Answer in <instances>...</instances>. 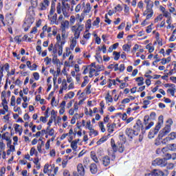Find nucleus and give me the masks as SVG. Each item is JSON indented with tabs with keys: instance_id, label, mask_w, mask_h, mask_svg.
Wrapping results in <instances>:
<instances>
[{
	"instance_id": "nucleus-2",
	"label": "nucleus",
	"mask_w": 176,
	"mask_h": 176,
	"mask_svg": "<svg viewBox=\"0 0 176 176\" xmlns=\"http://www.w3.org/2000/svg\"><path fill=\"white\" fill-rule=\"evenodd\" d=\"M84 25L80 23H78L77 25H74L72 27V31L74 33V38L76 39H79V36H80V32L83 31Z\"/></svg>"
},
{
	"instance_id": "nucleus-44",
	"label": "nucleus",
	"mask_w": 176,
	"mask_h": 176,
	"mask_svg": "<svg viewBox=\"0 0 176 176\" xmlns=\"http://www.w3.org/2000/svg\"><path fill=\"white\" fill-rule=\"evenodd\" d=\"M155 135H156V134H155V131H150L148 133V138L150 140H152V138H154Z\"/></svg>"
},
{
	"instance_id": "nucleus-35",
	"label": "nucleus",
	"mask_w": 176,
	"mask_h": 176,
	"mask_svg": "<svg viewBox=\"0 0 176 176\" xmlns=\"http://www.w3.org/2000/svg\"><path fill=\"white\" fill-rule=\"evenodd\" d=\"M130 47H131V45H128V44L124 45L122 46V49H123V50H124V52H130Z\"/></svg>"
},
{
	"instance_id": "nucleus-38",
	"label": "nucleus",
	"mask_w": 176,
	"mask_h": 176,
	"mask_svg": "<svg viewBox=\"0 0 176 176\" xmlns=\"http://www.w3.org/2000/svg\"><path fill=\"white\" fill-rule=\"evenodd\" d=\"M54 12H56V7L53 4H52L51 10L50 11V16H53L54 14Z\"/></svg>"
},
{
	"instance_id": "nucleus-45",
	"label": "nucleus",
	"mask_w": 176,
	"mask_h": 176,
	"mask_svg": "<svg viewBox=\"0 0 176 176\" xmlns=\"http://www.w3.org/2000/svg\"><path fill=\"white\" fill-rule=\"evenodd\" d=\"M30 1L33 8H36V6H38V0H30Z\"/></svg>"
},
{
	"instance_id": "nucleus-62",
	"label": "nucleus",
	"mask_w": 176,
	"mask_h": 176,
	"mask_svg": "<svg viewBox=\"0 0 176 176\" xmlns=\"http://www.w3.org/2000/svg\"><path fill=\"white\" fill-rule=\"evenodd\" d=\"M164 87H171L172 89H174L175 87V85L167 83V84L164 85Z\"/></svg>"
},
{
	"instance_id": "nucleus-6",
	"label": "nucleus",
	"mask_w": 176,
	"mask_h": 176,
	"mask_svg": "<svg viewBox=\"0 0 176 176\" xmlns=\"http://www.w3.org/2000/svg\"><path fill=\"white\" fill-rule=\"evenodd\" d=\"M50 3V1L49 0H43V1L39 4L38 10H46Z\"/></svg>"
},
{
	"instance_id": "nucleus-21",
	"label": "nucleus",
	"mask_w": 176,
	"mask_h": 176,
	"mask_svg": "<svg viewBox=\"0 0 176 176\" xmlns=\"http://www.w3.org/2000/svg\"><path fill=\"white\" fill-rule=\"evenodd\" d=\"M113 56H114V60L116 61H118V60H119V58H120V52H118L116 51H114L113 52Z\"/></svg>"
},
{
	"instance_id": "nucleus-13",
	"label": "nucleus",
	"mask_w": 176,
	"mask_h": 176,
	"mask_svg": "<svg viewBox=\"0 0 176 176\" xmlns=\"http://www.w3.org/2000/svg\"><path fill=\"white\" fill-rule=\"evenodd\" d=\"M117 151H118L120 153H123V152H124V144H123V143L117 142Z\"/></svg>"
},
{
	"instance_id": "nucleus-52",
	"label": "nucleus",
	"mask_w": 176,
	"mask_h": 176,
	"mask_svg": "<svg viewBox=\"0 0 176 176\" xmlns=\"http://www.w3.org/2000/svg\"><path fill=\"white\" fill-rule=\"evenodd\" d=\"M52 63L54 65L58 64V63H60V60L57 58V56H54L52 58Z\"/></svg>"
},
{
	"instance_id": "nucleus-18",
	"label": "nucleus",
	"mask_w": 176,
	"mask_h": 176,
	"mask_svg": "<svg viewBox=\"0 0 176 176\" xmlns=\"http://www.w3.org/2000/svg\"><path fill=\"white\" fill-rule=\"evenodd\" d=\"M27 22L30 24V25H28L27 28H24V31H25V32L28 31L30 27H31V24H32V23H34V19L28 18Z\"/></svg>"
},
{
	"instance_id": "nucleus-46",
	"label": "nucleus",
	"mask_w": 176,
	"mask_h": 176,
	"mask_svg": "<svg viewBox=\"0 0 176 176\" xmlns=\"http://www.w3.org/2000/svg\"><path fill=\"white\" fill-rule=\"evenodd\" d=\"M20 38H21V36H16L14 37L15 42H17V43H19V44L21 43V41L23 40L20 39Z\"/></svg>"
},
{
	"instance_id": "nucleus-23",
	"label": "nucleus",
	"mask_w": 176,
	"mask_h": 176,
	"mask_svg": "<svg viewBox=\"0 0 176 176\" xmlns=\"http://www.w3.org/2000/svg\"><path fill=\"white\" fill-rule=\"evenodd\" d=\"M148 13L146 15V20H148V19H151L152 16H153V10L152 8L147 10Z\"/></svg>"
},
{
	"instance_id": "nucleus-53",
	"label": "nucleus",
	"mask_w": 176,
	"mask_h": 176,
	"mask_svg": "<svg viewBox=\"0 0 176 176\" xmlns=\"http://www.w3.org/2000/svg\"><path fill=\"white\" fill-rule=\"evenodd\" d=\"M4 67L6 72H8V76L10 75V72H9V68H10L9 63H6Z\"/></svg>"
},
{
	"instance_id": "nucleus-60",
	"label": "nucleus",
	"mask_w": 176,
	"mask_h": 176,
	"mask_svg": "<svg viewBox=\"0 0 176 176\" xmlns=\"http://www.w3.org/2000/svg\"><path fill=\"white\" fill-rule=\"evenodd\" d=\"M82 8V6L80 4H78L75 8V11L76 13H78V12H80V8Z\"/></svg>"
},
{
	"instance_id": "nucleus-9",
	"label": "nucleus",
	"mask_w": 176,
	"mask_h": 176,
	"mask_svg": "<svg viewBox=\"0 0 176 176\" xmlns=\"http://www.w3.org/2000/svg\"><path fill=\"white\" fill-rule=\"evenodd\" d=\"M102 164L104 167H108V165L111 164V158L108 155L102 157Z\"/></svg>"
},
{
	"instance_id": "nucleus-19",
	"label": "nucleus",
	"mask_w": 176,
	"mask_h": 176,
	"mask_svg": "<svg viewBox=\"0 0 176 176\" xmlns=\"http://www.w3.org/2000/svg\"><path fill=\"white\" fill-rule=\"evenodd\" d=\"M91 157L92 159V160H94V162H95V163H99L98 162V158L97 157V155H96L95 152H91Z\"/></svg>"
},
{
	"instance_id": "nucleus-37",
	"label": "nucleus",
	"mask_w": 176,
	"mask_h": 176,
	"mask_svg": "<svg viewBox=\"0 0 176 176\" xmlns=\"http://www.w3.org/2000/svg\"><path fill=\"white\" fill-rule=\"evenodd\" d=\"M99 127H100V130H101L102 133H105V127L104 126L103 122H99Z\"/></svg>"
},
{
	"instance_id": "nucleus-20",
	"label": "nucleus",
	"mask_w": 176,
	"mask_h": 176,
	"mask_svg": "<svg viewBox=\"0 0 176 176\" xmlns=\"http://www.w3.org/2000/svg\"><path fill=\"white\" fill-rule=\"evenodd\" d=\"M78 38H74L72 40V43L70 44V49H71V50H74V49H75V46H76V40Z\"/></svg>"
},
{
	"instance_id": "nucleus-14",
	"label": "nucleus",
	"mask_w": 176,
	"mask_h": 176,
	"mask_svg": "<svg viewBox=\"0 0 176 176\" xmlns=\"http://www.w3.org/2000/svg\"><path fill=\"white\" fill-rule=\"evenodd\" d=\"M111 146L113 149V153H116V152H118V147L116 143H115V140H113V138L111 139Z\"/></svg>"
},
{
	"instance_id": "nucleus-7",
	"label": "nucleus",
	"mask_w": 176,
	"mask_h": 176,
	"mask_svg": "<svg viewBox=\"0 0 176 176\" xmlns=\"http://www.w3.org/2000/svg\"><path fill=\"white\" fill-rule=\"evenodd\" d=\"M150 174L153 175V176H164V173L160 169H153Z\"/></svg>"
},
{
	"instance_id": "nucleus-43",
	"label": "nucleus",
	"mask_w": 176,
	"mask_h": 176,
	"mask_svg": "<svg viewBox=\"0 0 176 176\" xmlns=\"http://www.w3.org/2000/svg\"><path fill=\"white\" fill-rule=\"evenodd\" d=\"M58 56H62L63 55V45H60V44H58Z\"/></svg>"
},
{
	"instance_id": "nucleus-40",
	"label": "nucleus",
	"mask_w": 176,
	"mask_h": 176,
	"mask_svg": "<svg viewBox=\"0 0 176 176\" xmlns=\"http://www.w3.org/2000/svg\"><path fill=\"white\" fill-rule=\"evenodd\" d=\"M86 127L89 130H91L93 129V125H91V122L90 120H88L87 122Z\"/></svg>"
},
{
	"instance_id": "nucleus-25",
	"label": "nucleus",
	"mask_w": 176,
	"mask_h": 176,
	"mask_svg": "<svg viewBox=\"0 0 176 176\" xmlns=\"http://www.w3.org/2000/svg\"><path fill=\"white\" fill-rule=\"evenodd\" d=\"M160 127H162L161 123L157 122V124L155 126L154 129V134H157L159 133V130H160Z\"/></svg>"
},
{
	"instance_id": "nucleus-49",
	"label": "nucleus",
	"mask_w": 176,
	"mask_h": 176,
	"mask_svg": "<svg viewBox=\"0 0 176 176\" xmlns=\"http://www.w3.org/2000/svg\"><path fill=\"white\" fill-rule=\"evenodd\" d=\"M149 119H151L152 120H155V119H156V113L151 112L149 116Z\"/></svg>"
},
{
	"instance_id": "nucleus-33",
	"label": "nucleus",
	"mask_w": 176,
	"mask_h": 176,
	"mask_svg": "<svg viewBox=\"0 0 176 176\" xmlns=\"http://www.w3.org/2000/svg\"><path fill=\"white\" fill-rule=\"evenodd\" d=\"M90 89H91V85L89 84L85 88L86 94H91V91H90Z\"/></svg>"
},
{
	"instance_id": "nucleus-42",
	"label": "nucleus",
	"mask_w": 176,
	"mask_h": 176,
	"mask_svg": "<svg viewBox=\"0 0 176 176\" xmlns=\"http://www.w3.org/2000/svg\"><path fill=\"white\" fill-rule=\"evenodd\" d=\"M67 80L64 79L62 82V89H63V90H67Z\"/></svg>"
},
{
	"instance_id": "nucleus-36",
	"label": "nucleus",
	"mask_w": 176,
	"mask_h": 176,
	"mask_svg": "<svg viewBox=\"0 0 176 176\" xmlns=\"http://www.w3.org/2000/svg\"><path fill=\"white\" fill-rule=\"evenodd\" d=\"M93 134L96 137V135H98V131L94 130V129L92 128L91 130H90L89 135L91 136Z\"/></svg>"
},
{
	"instance_id": "nucleus-55",
	"label": "nucleus",
	"mask_w": 176,
	"mask_h": 176,
	"mask_svg": "<svg viewBox=\"0 0 176 176\" xmlns=\"http://www.w3.org/2000/svg\"><path fill=\"white\" fill-rule=\"evenodd\" d=\"M170 138H169V140H175L176 138V133L175 132H172L170 133Z\"/></svg>"
},
{
	"instance_id": "nucleus-28",
	"label": "nucleus",
	"mask_w": 176,
	"mask_h": 176,
	"mask_svg": "<svg viewBox=\"0 0 176 176\" xmlns=\"http://www.w3.org/2000/svg\"><path fill=\"white\" fill-rule=\"evenodd\" d=\"M107 141V136H103L102 138H100L98 142H97V145H101L103 142H105Z\"/></svg>"
},
{
	"instance_id": "nucleus-22",
	"label": "nucleus",
	"mask_w": 176,
	"mask_h": 176,
	"mask_svg": "<svg viewBox=\"0 0 176 176\" xmlns=\"http://www.w3.org/2000/svg\"><path fill=\"white\" fill-rule=\"evenodd\" d=\"M62 5L63 7L67 9V12H69V9H71V6L68 4L67 3H65V0H62Z\"/></svg>"
},
{
	"instance_id": "nucleus-39",
	"label": "nucleus",
	"mask_w": 176,
	"mask_h": 176,
	"mask_svg": "<svg viewBox=\"0 0 176 176\" xmlns=\"http://www.w3.org/2000/svg\"><path fill=\"white\" fill-rule=\"evenodd\" d=\"M175 88H173V89H168L167 90V93H170V95L174 97L175 96Z\"/></svg>"
},
{
	"instance_id": "nucleus-16",
	"label": "nucleus",
	"mask_w": 176,
	"mask_h": 176,
	"mask_svg": "<svg viewBox=\"0 0 176 176\" xmlns=\"http://www.w3.org/2000/svg\"><path fill=\"white\" fill-rule=\"evenodd\" d=\"M6 93L5 91L1 93L2 105H8V101L6 100Z\"/></svg>"
},
{
	"instance_id": "nucleus-3",
	"label": "nucleus",
	"mask_w": 176,
	"mask_h": 176,
	"mask_svg": "<svg viewBox=\"0 0 176 176\" xmlns=\"http://www.w3.org/2000/svg\"><path fill=\"white\" fill-rule=\"evenodd\" d=\"M152 165L155 166H160V167H166V166H167V161L166 158H157L153 161Z\"/></svg>"
},
{
	"instance_id": "nucleus-4",
	"label": "nucleus",
	"mask_w": 176,
	"mask_h": 176,
	"mask_svg": "<svg viewBox=\"0 0 176 176\" xmlns=\"http://www.w3.org/2000/svg\"><path fill=\"white\" fill-rule=\"evenodd\" d=\"M170 131H171V126L168 124L166 125V126L160 131L158 140H162L163 137H166V135H167Z\"/></svg>"
},
{
	"instance_id": "nucleus-61",
	"label": "nucleus",
	"mask_w": 176,
	"mask_h": 176,
	"mask_svg": "<svg viewBox=\"0 0 176 176\" xmlns=\"http://www.w3.org/2000/svg\"><path fill=\"white\" fill-rule=\"evenodd\" d=\"M52 35H54V36H56L57 35V28H56V26L53 27Z\"/></svg>"
},
{
	"instance_id": "nucleus-31",
	"label": "nucleus",
	"mask_w": 176,
	"mask_h": 176,
	"mask_svg": "<svg viewBox=\"0 0 176 176\" xmlns=\"http://www.w3.org/2000/svg\"><path fill=\"white\" fill-rule=\"evenodd\" d=\"M149 123V116L146 115L144 118V126H148Z\"/></svg>"
},
{
	"instance_id": "nucleus-10",
	"label": "nucleus",
	"mask_w": 176,
	"mask_h": 176,
	"mask_svg": "<svg viewBox=\"0 0 176 176\" xmlns=\"http://www.w3.org/2000/svg\"><path fill=\"white\" fill-rule=\"evenodd\" d=\"M6 20L10 25H12L13 23H14V19L13 16H12V14H6Z\"/></svg>"
},
{
	"instance_id": "nucleus-8",
	"label": "nucleus",
	"mask_w": 176,
	"mask_h": 176,
	"mask_svg": "<svg viewBox=\"0 0 176 176\" xmlns=\"http://www.w3.org/2000/svg\"><path fill=\"white\" fill-rule=\"evenodd\" d=\"M77 171L79 175L84 176L85 175V167H83V164H78L77 165Z\"/></svg>"
},
{
	"instance_id": "nucleus-15",
	"label": "nucleus",
	"mask_w": 176,
	"mask_h": 176,
	"mask_svg": "<svg viewBox=\"0 0 176 176\" xmlns=\"http://www.w3.org/2000/svg\"><path fill=\"white\" fill-rule=\"evenodd\" d=\"M116 124H115V123H113V124H110V123H109V124H107V131L109 132V133H113V131H114V129H116Z\"/></svg>"
},
{
	"instance_id": "nucleus-26",
	"label": "nucleus",
	"mask_w": 176,
	"mask_h": 176,
	"mask_svg": "<svg viewBox=\"0 0 176 176\" xmlns=\"http://www.w3.org/2000/svg\"><path fill=\"white\" fill-rule=\"evenodd\" d=\"M34 164H36V168L38 170H39V168H41V164L39 163V158L38 157L34 158Z\"/></svg>"
},
{
	"instance_id": "nucleus-11",
	"label": "nucleus",
	"mask_w": 176,
	"mask_h": 176,
	"mask_svg": "<svg viewBox=\"0 0 176 176\" xmlns=\"http://www.w3.org/2000/svg\"><path fill=\"white\" fill-rule=\"evenodd\" d=\"M51 24L58 25V21H57V14H54V15L50 18Z\"/></svg>"
},
{
	"instance_id": "nucleus-59",
	"label": "nucleus",
	"mask_w": 176,
	"mask_h": 176,
	"mask_svg": "<svg viewBox=\"0 0 176 176\" xmlns=\"http://www.w3.org/2000/svg\"><path fill=\"white\" fill-rule=\"evenodd\" d=\"M104 18H105V21H105V23H107V24H111V23H112V21L108 18V15L107 14H105Z\"/></svg>"
},
{
	"instance_id": "nucleus-17",
	"label": "nucleus",
	"mask_w": 176,
	"mask_h": 176,
	"mask_svg": "<svg viewBox=\"0 0 176 176\" xmlns=\"http://www.w3.org/2000/svg\"><path fill=\"white\" fill-rule=\"evenodd\" d=\"M144 3L146 5V9H152L153 8V1L151 0H144Z\"/></svg>"
},
{
	"instance_id": "nucleus-27",
	"label": "nucleus",
	"mask_w": 176,
	"mask_h": 176,
	"mask_svg": "<svg viewBox=\"0 0 176 176\" xmlns=\"http://www.w3.org/2000/svg\"><path fill=\"white\" fill-rule=\"evenodd\" d=\"M105 100H107V101H108V102H113V98L109 94V93H107V96L105 97Z\"/></svg>"
},
{
	"instance_id": "nucleus-48",
	"label": "nucleus",
	"mask_w": 176,
	"mask_h": 176,
	"mask_svg": "<svg viewBox=\"0 0 176 176\" xmlns=\"http://www.w3.org/2000/svg\"><path fill=\"white\" fill-rule=\"evenodd\" d=\"M116 12H122L123 10V8H122V6L120 4H118L116 7L114 8Z\"/></svg>"
},
{
	"instance_id": "nucleus-32",
	"label": "nucleus",
	"mask_w": 176,
	"mask_h": 176,
	"mask_svg": "<svg viewBox=\"0 0 176 176\" xmlns=\"http://www.w3.org/2000/svg\"><path fill=\"white\" fill-rule=\"evenodd\" d=\"M85 28H88V30H90V28H91V19H88L87 21V23H85Z\"/></svg>"
},
{
	"instance_id": "nucleus-30",
	"label": "nucleus",
	"mask_w": 176,
	"mask_h": 176,
	"mask_svg": "<svg viewBox=\"0 0 176 176\" xmlns=\"http://www.w3.org/2000/svg\"><path fill=\"white\" fill-rule=\"evenodd\" d=\"M167 146H168L169 151H176V144H168Z\"/></svg>"
},
{
	"instance_id": "nucleus-1",
	"label": "nucleus",
	"mask_w": 176,
	"mask_h": 176,
	"mask_svg": "<svg viewBox=\"0 0 176 176\" xmlns=\"http://www.w3.org/2000/svg\"><path fill=\"white\" fill-rule=\"evenodd\" d=\"M153 124V122H151L148 125L146 126L145 129H144V124H142L141 120H138L133 126V130L135 131L136 134H140V130H142V131L144 133V130H149V129H151Z\"/></svg>"
},
{
	"instance_id": "nucleus-34",
	"label": "nucleus",
	"mask_w": 176,
	"mask_h": 176,
	"mask_svg": "<svg viewBox=\"0 0 176 176\" xmlns=\"http://www.w3.org/2000/svg\"><path fill=\"white\" fill-rule=\"evenodd\" d=\"M71 148H72L73 151H76V148H78V144L74 141H72L71 142Z\"/></svg>"
},
{
	"instance_id": "nucleus-64",
	"label": "nucleus",
	"mask_w": 176,
	"mask_h": 176,
	"mask_svg": "<svg viewBox=\"0 0 176 176\" xmlns=\"http://www.w3.org/2000/svg\"><path fill=\"white\" fill-rule=\"evenodd\" d=\"M129 102H130V98H125L122 101V104H129Z\"/></svg>"
},
{
	"instance_id": "nucleus-41",
	"label": "nucleus",
	"mask_w": 176,
	"mask_h": 176,
	"mask_svg": "<svg viewBox=\"0 0 176 176\" xmlns=\"http://www.w3.org/2000/svg\"><path fill=\"white\" fill-rule=\"evenodd\" d=\"M100 17H97L96 20H95L93 22L92 25L94 26L98 25L100 24Z\"/></svg>"
},
{
	"instance_id": "nucleus-47",
	"label": "nucleus",
	"mask_w": 176,
	"mask_h": 176,
	"mask_svg": "<svg viewBox=\"0 0 176 176\" xmlns=\"http://www.w3.org/2000/svg\"><path fill=\"white\" fill-rule=\"evenodd\" d=\"M56 12L58 14H61V4L59 3L56 7Z\"/></svg>"
},
{
	"instance_id": "nucleus-24",
	"label": "nucleus",
	"mask_w": 176,
	"mask_h": 176,
	"mask_svg": "<svg viewBox=\"0 0 176 176\" xmlns=\"http://www.w3.org/2000/svg\"><path fill=\"white\" fill-rule=\"evenodd\" d=\"M91 10V7H90V3H87L86 7L84 9V12L85 13H89Z\"/></svg>"
},
{
	"instance_id": "nucleus-12",
	"label": "nucleus",
	"mask_w": 176,
	"mask_h": 176,
	"mask_svg": "<svg viewBox=\"0 0 176 176\" xmlns=\"http://www.w3.org/2000/svg\"><path fill=\"white\" fill-rule=\"evenodd\" d=\"M90 171L91 174H97V171H98V168H97V165L94 163H92L90 165Z\"/></svg>"
},
{
	"instance_id": "nucleus-63",
	"label": "nucleus",
	"mask_w": 176,
	"mask_h": 176,
	"mask_svg": "<svg viewBox=\"0 0 176 176\" xmlns=\"http://www.w3.org/2000/svg\"><path fill=\"white\" fill-rule=\"evenodd\" d=\"M63 176H71V173H69V170H65L63 171Z\"/></svg>"
},
{
	"instance_id": "nucleus-57",
	"label": "nucleus",
	"mask_w": 176,
	"mask_h": 176,
	"mask_svg": "<svg viewBox=\"0 0 176 176\" xmlns=\"http://www.w3.org/2000/svg\"><path fill=\"white\" fill-rule=\"evenodd\" d=\"M33 76H34L35 80H39V73H38V72H34V73L33 74Z\"/></svg>"
},
{
	"instance_id": "nucleus-54",
	"label": "nucleus",
	"mask_w": 176,
	"mask_h": 176,
	"mask_svg": "<svg viewBox=\"0 0 176 176\" xmlns=\"http://www.w3.org/2000/svg\"><path fill=\"white\" fill-rule=\"evenodd\" d=\"M45 61H46V65H49L52 63V58L47 56L46 58H45Z\"/></svg>"
},
{
	"instance_id": "nucleus-51",
	"label": "nucleus",
	"mask_w": 176,
	"mask_h": 176,
	"mask_svg": "<svg viewBox=\"0 0 176 176\" xmlns=\"http://www.w3.org/2000/svg\"><path fill=\"white\" fill-rule=\"evenodd\" d=\"M51 116H52V119H56V118H57V112H56V111H54V109L52 110L51 111Z\"/></svg>"
},
{
	"instance_id": "nucleus-5",
	"label": "nucleus",
	"mask_w": 176,
	"mask_h": 176,
	"mask_svg": "<svg viewBox=\"0 0 176 176\" xmlns=\"http://www.w3.org/2000/svg\"><path fill=\"white\" fill-rule=\"evenodd\" d=\"M125 134L127 135V137H129V138H130V141H131V140H133L135 135H138V133H137L134 129H131V128H127L125 130Z\"/></svg>"
},
{
	"instance_id": "nucleus-29",
	"label": "nucleus",
	"mask_w": 176,
	"mask_h": 176,
	"mask_svg": "<svg viewBox=\"0 0 176 176\" xmlns=\"http://www.w3.org/2000/svg\"><path fill=\"white\" fill-rule=\"evenodd\" d=\"M87 79H89V77L87 76H85L84 77V81L81 85V87H85V86H86V85H87V83H89V80H87Z\"/></svg>"
},
{
	"instance_id": "nucleus-56",
	"label": "nucleus",
	"mask_w": 176,
	"mask_h": 176,
	"mask_svg": "<svg viewBox=\"0 0 176 176\" xmlns=\"http://www.w3.org/2000/svg\"><path fill=\"white\" fill-rule=\"evenodd\" d=\"M61 24H62L63 28H67V27H68V25H69V22L68 21H65Z\"/></svg>"
},
{
	"instance_id": "nucleus-58",
	"label": "nucleus",
	"mask_w": 176,
	"mask_h": 176,
	"mask_svg": "<svg viewBox=\"0 0 176 176\" xmlns=\"http://www.w3.org/2000/svg\"><path fill=\"white\" fill-rule=\"evenodd\" d=\"M7 146H9L10 149H14V146L12 145V140L7 142Z\"/></svg>"
},
{
	"instance_id": "nucleus-50",
	"label": "nucleus",
	"mask_w": 176,
	"mask_h": 176,
	"mask_svg": "<svg viewBox=\"0 0 176 176\" xmlns=\"http://www.w3.org/2000/svg\"><path fill=\"white\" fill-rule=\"evenodd\" d=\"M43 173H44L45 174H47V173H49V164H46L44 166Z\"/></svg>"
}]
</instances>
